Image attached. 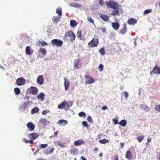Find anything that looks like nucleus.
<instances>
[{
    "label": "nucleus",
    "mask_w": 160,
    "mask_h": 160,
    "mask_svg": "<svg viewBox=\"0 0 160 160\" xmlns=\"http://www.w3.org/2000/svg\"><path fill=\"white\" fill-rule=\"evenodd\" d=\"M85 83L86 84H91L94 82V79L90 77L89 75H86L85 76Z\"/></svg>",
    "instance_id": "obj_7"
},
{
    "label": "nucleus",
    "mask_w": 160,
    "mask_h": 160,
    "mask_svg": "<svg viewBox=\"0 0 160 160\" xmlns=\"http://www.w3.org/2000/svg\"><path fill=\"white\" fill-rule=\"evenodd\" d=\"M105 3L108 8L113 9L111 12V15L119 16L120 13L123 12L121 6L119 5L118 3L113 0H108L106 1Z\"/></svg>",
    "instance_id": "obj_1"
},
{
    "label": "nucleus",
    "mask_w": 160,
    "mask_h": 160,
    "mask_svg": "<svg viewBox=\"0 0 160 160\" xmlns=\"http://www.w3.org/2000/svg\"><path fill=\"white\" fill-rule=\"evenodd\" d=\"M62 9L61 8H58L56 9V12L59 16L62 15Z\"/></svg>",
    "instance_id": "obj_34"
},
{
    "label": "nucleus",
    "mask_w": 160,
    "mask_h": 160,
    "mask_svg": "<svg viewBox=\"0 0 160 160\" xmlns=\"http://www.w3.org/2000/svg\"><path fill=\"white\" fill-rule=\"evenodd\" d=\"M68 123V121L65 120L60 119L57 122V123H60L61 125H67Z\"/></svg>",
    "instance_id": "obj_21"
},
{
    "label": "nucleus",
    "mask_w": 160,
    "mask_h": 160,
    "mask_svg": "<svg viewBox=\"0 0 160 160\" xmlns=\"http://www.w3.org/2000/svg\"><path fill=\"white\" fill-rule=\"evenodd\" d=\"M112 26L114 30H116L119 29L120 25L117 22H113L112 23Z\"/></svg>",
    "instance_id": "obj_17"
},
{
    "label": "nucleus",
    "mask_w": 160,
    "mask_h": 160,
    "mask_svg": "<svg viewBox=\"0 0 160 160\" xmlns=\"http://www.w3.org/2000/svg\"><path fill=\"white\" fill-rule=\"evenodd\" d=\"M38 91V89L37 88L35 87L31 86L29 89V92L31 94L36 95L37 94Z\"/></svg>",
    "instance_id": "obj_8"
},
{
    "label": "nucleus",
    "mask_w": 160,
    "mask_h": 160,
    "mask_svg": "<svg viewBox=\"0 0 160 160\" xmlns=\"http://www.w3.org/2000/svg\"><path fill=\"white\" fill-rule=\"evenodd\" d=\"M132 153L130 150H128L127 151L126 155V158L130 160L132 158Z\"/></svg>",
    "instance_id": "obj_18"
},
{
    "label": "nucleus",
    "mask_w": 160,
    "mask_h": 160,
    "mask_svg": "<svg viewBox=\"0 0 160 160\" xmlns=\"http://www.w3.org/2000/svg\"><path fill=\"white\" fill-rule=\"evenodd\" d=\"M73 104V102L72 101H68L67 102L65 100H64L58 105V107L59 109H63L67 110Z\"/></svg>",
    "instance_id": "obj_3"
},
{
    "label": "nucleus",
    "mask_w": 160,
    "mask_h": 160,
    "mask_svg": "<svg viewBox=\"0 0 160 160\" xmlns=\"http://www.w3.org/2000/svg\"><path fill=\"white\" fill-rule=\"evenodd\" d=\"M39 122L44 124H48L49 123V122L45 118H41L39 121Z\"/></svg>",
    "instance_id": "obj_27"
},
{
    "label": "nucleus",
    "mask_w": 160,
    "mask_h": 160,
    "mask_svg": "<svg viewBox=\"0 0 160 160\" xmlns=\"http://www.w3.org/2000/svg\"><path fill=\"white\" fill-rule=\"evenodd\" d=\"M54 150V148L53 147L52 148L49 150L48 148L46 149H45L44 153L46 155L50 154L52 153Z\"/></svg>",
    "instance_id": "obj_16"
},
{
    "label": "nucleus",
    "mask_w": 160,
    "mask_h": 160,
    "mask_svg": "<svg viewBox=\"0 0 160 160\" xmlns=\"http://www.w3.org/2000/svg\"><path fill=\"white\" fill-rule=\"evenodd\" d=\"M16 83L18 86L23 85L25 83V80L24 78H19L17 79Z\"/></svg>",
    "instance_id": "obj_11"
},
{
    "label": "nucleus",
    "mask_w": 160,
    "mask_h": 160,
    "mask_svg": "<svg viewBox=\"0 0 160 160\" xmlns=\"http://www.w3.org/2000/svg\"><path fill=\"white\" fill-rule=\"evenodd\" d=\"M99 52L102 55H103L105 54V51L104 48H101L99 49Z\"/></svg>",
    "instance_id": "obj_40"
},
{
    "label": "nucleus",
    "mask_w": 160,
    "mask_h": 160,
    "mask_svg": "<svg viewBox=\"0 0 160 160\" xmlns=\"http://www.w3.org/2000/svg\"><path fill=\"white\" fill-rule=\"evenodd\" d=\"M145 106H144L143 104H142L140 106V107L141 108H143L144 109V108H145Z\"/></svg>",
    "instance_id": "obj_61"
},
{
    "label": "nucleus",
    "mask_w": 160,
    "mask_h": 160,
    "mask_svg": "<svg viewBox=\"0 0 160 160\" xmlns=\"http://www.w3.org/2000/svg\"><path fill=\"white\" fill-rule=\"evenodd\" d=\"M58 131H57L54 133V137L56 136L57 135L58 133Z\"/></svg>",
    "instance_id": "obj_60"
},
{
    "label": "nucleus",
    "mask_w": 160,
    "mask_h": 160,
    "mask_svg": "<svg viewBox=\"0 0 160 160\" xmlns=\"http://www.w3.org/2000/svg\"><path fill=\"white\" fill-rule=\"evenodd\" d=\"M39 109L37 107H35L32 109L31 113L32 114H34L37 113L39 111Z\"/></svg>",
    "instance_id": "obj_33"
},
{
    "label": "nucleus",
    "mask_w": 160,
    "mask_h": 160,
    "mask_svg": "<svg viewBox=\"0 0 160 160\" xmlns=\"http://www.w3.org/2000/svg\"><path fill=\"white\" fill-rule=\"evenodd\" d=\"M49 112L50 111L49 110H44L42 111V114L43 115H45L47 113H49Z\"/></svg>",
    "instance_id": "obj_48"
},
{
    "label": "nucleus",
    "mask_w": 160,
    "mask_h": 160,
    "mask_svg": "<svg viewBox=\"0 0 160 160\" xmlns=\"http://www.w3.org/2000/svg\"><path fill=\"white\" fill-rule=\"evenodd\" d=\"M120 145H121V148H122L124 146V143L121 142L120 143Z\"/></svg>",
    "instance_id": "obj_57"
},
{
    "label": "nucleus",
    "mask_w": 160,
    "mask_h": 160,
    "mask_svg": "<svg viewBox=\"0 0 160 160\" xmlns=\"http://www.w3.org/2000/svg\"><path fill=\"white\" fill-rule=\"evenodd\" d=\"M32 102L31 101H29L22 102L19 107V109L20 110H26L28 107V104Z\"/></svg>",
    "instance_id": "obj_6"
},
{
    "label": "nucleus",
    "mask_w": 160,
    "mask_h": 160,
    "mask_svg": "<svg viewBox=\"0 0 160 160\" xmlns=\"http://www.w3.org/2000/svg\"><path fill=\"white\" fill-rule=\"evenodd\" d=\"M127 122L126 120L123 119L120 121L118 123V124L121 126L125 127L126 125Z\"/></svg>",
    "instance_id": "obj_29"
},
{
    "label": "nucleus",
    "mask_w": 160,
    "mask_h": 160,
    "mask_svg": "<svg viewBox=\"0 0 160 160\" xmlns=\"http://www.w3.org/2000/svg\"><path fill=\"white\" fill-rule=\"evenodd\" d=\"M98 44V38H93L92 39L88 42V45L90 48H93L97 47Z\"/></svg>",
    "instance_id": "obj_4"
},
{
    "label": "nucleus",
    "mask_w": 160,
    "mask_h": 160,
    "mask_svg": "<svg viewBox=\"0 0 160 160\" xmlns=\"http://www.w3.org/2000/svg\"><path fill=\"white\" fill-rule=\"evenodd\" d=\"M26 126L28 129L31 131H33L35 128V125L31 122H28Z\"/></svg>",
    "instance_id": "obj_13"
},
{
    "label": "nucleus",
    "mask_w": 160,
    "mask_h": 160,
    "mask_svg": "<svg viewBox=\"0 0 160 160\" xmlns=\"http://www.w3.org/2000/svg\"><path fill=\"white\" fill-rule=\"evenodd\" d=\"M127 22L129 25H134L137 22V20L135 18H132L129 19Z\"/></svg>",
    "instance_id": "obj_14"
},
{
    "label": "nucleus",
    "mask_w": 160,
    "mask_h": 160,
    "mask_svg": "<svg viewBox=\"0 0 160 160\" xmlns=\"http://www.w3.org/2000/svg\"><path fill=\"white\" fill-rule=\"evenodd\" d=\"M70 6L73 7L78 8H80L81 7V5L80 4H79V3H73L71 4Z\"/></svg>",
    "instance_id": "obj_31"
},
{
    "label": "nucleus",
    "mask_w": 160,
    "mask_h": 160,
    "mask_svg": "<svg viewBox=\"0 0 160 160\" xmlns=\"http://www.w3.org/2000/svg\"><path fill=\"white\" fill-rule=\"evenodd\" d=\"M37 82L39 85H42L43 84L44 82V79L42 75H39L37 79Z\"/></svg>",
    "instance_id": "obj_12"
},
{
    "label": "nucleus",
    "mask_w": 160,
    "mask_h": 160,
    "mask_svg": "<svg viewBox=\"0 0 160 160\" xmlns=\"http://www.w3.org/2000/svg\"><path fill=\"white\" fill-rule=\"evenodd\" d=\"M108 109V107L107 106H104L102 108V109L103 110H105L107 109Z\"/></svg>",
    "instance_id": "obj_56"
},
{
    "label": "nucleus",
    "mask_w": 160,
    "mask_h": 160,
    "mask_svg": "<svg viewBox=\"0 0 160 160\" xmlns=\"http://www.w3.org/2000/svg\"><path fill=\"white\" fill-rule=\"evenodd\" d=\"M151 74H160V68L157 65H156L154 67L152 71L150 72Z\"/></svg>",
    "instance_id": "obj_9"
},
{
    "label": "nucleus",
    "mask_w": 160,
    "mask_h": 160,
    "mask_svg": "<svg viewBox=\"0 0 160 160\" xmlns=\"http://www.w3.org/2000/svg\"><path fill=\"white\" fill-rule=\"evenodd\" d=\"M38 42L41 44V45L42 46H44L48 45V44L44 41H42V42H41V41H38Z\"/></svg>",
    "instance_id": "obj_44"
},
{
    "label": "nucleus",
    "mask_w": 160,
    "mask_h": 160,
    "mask_svg": "<svg viewBox=\"0 0 160 160\" xmlns=\"http://www.w3.org/2000/svg\"><path fill=\"white\" fill-rule=\"evenodd\" d=\"M29 136L31 137L33 139H35L39 136L38 134L37 133H33L29 135Z\"/></svg>",
    "instance_id": "obj_22"
},
{
    "label": "nucleus",
    "mask_w": 160,
    "mask_h": 160,
    "mask_svg": "<svg viewBox=\"0 0 160 160\" xmlns=\"http://www.w3.org/2000/svg\"><path fill=\"white\" fill-rule=\"evenodd\" d=\"M76 36L74 33L71 31H69L65 33L63 37V39L67 41L72 42L75 40Z\"/></svg>",
    "instance_id": "obj_2"
},
{
    "label": "nucleus",
    "mask_w": 160,
    "mask_h": 160,
    "mask_svg": "<svg viewBox=\"0 0 160 160\" xmlns=\"http://www.w3.org/2000/svg\"><path fill=\"white\" fill-rule=\"evenodd\" d=\"M127 31V27L125 24H124V26L120 30V33L122 34L125 33Z\"/></svg>",
    "instance_id": "obj_24"
},
{
    "label": "nucleus",
    "mask_w": 160,
    "mask_h": 160,
    "mask_svg": "<svg viewBox=\"0 0 160 160\" xmlns=\"http://www.w3.org/2000/svg\"><path fill=\"white\" fill-rule=\"evenodd\" d=\"M114 160H119L118 157V156H117L115 157Z\"/></svg>",
    "instance_id": "obj_64"
},
{
    "label": "nucleus",
    "mask_w": 160,
    "mask_h": 160,
    "mask_svg": "<svg viewBox=\"0 0 160 160\" xmlns=\"http://www.w3.org/2000/svg\"><path fill=\"white\" fill-rule=\"evenodd\" d=\"M152 12V10L151 9H147L145 10L143 12V14L144 15L147 14L149 13Z\"/></svg>",
    "instance_id": "obj_42"
},
{
    "label": "nucleus",
    "mask_w": 160,
    "mask_h": 160,
    "mask_svg": "<svg viewBox=\"0 0 160 160\" xmlns=\"http://www.w3.org/2000/svg\"><path fill=\"white\" fill-rule=\"evenodd\" d=\"M40 52L44 55H45L46 54V51L45 49L41 48L39 49Z\"/></svg>",
    "instance_id": "obj_38"
},
{
    "label": "nucleus",
    "mask_w": 160,
    "mask_h": 160,
    "mask_svg": "<svg viewBox=\"0 0 160 160\" xmlns=\"http://www.w3.org/2000/svg\"><path fill=\"white\" fill-rule=\"evenodd\" d=\"M77 24L78 23L75 20H72L70 21V25L72 27H75L76 26Z\"/></svg>",
    "instance_id": "obj_26"
},
{
    "label": "nucleus",
    "mask_w": 160,
    "mask_h": 160,
    "mask_svg": "<svg viewBox=\"0 0 160 160\" xmlns=\"http://www.w3.org/2000/svg\"><path fill=\"white\" fill-rule=\"evenodd\" d=\"M104 69L103 65L102 64H100L98 67V70L99 71H102Z\"/></svg>",
    "instance_id": "obj_41"
},
{
    "label": "nucleus",
    "mask_w": 160,
    "mask_h": 160,
    "mask_svg": "<svg viewBox=\"0 0 160 160\" xmlns=\"http://www.w3.org/2000/svg\"><path fill=\"white\" fill-rule=\"evenodd\" d=\"M52 46H53L61 47L63 44V42L58 39H54L51 41Z\"/></svg>",
    "instance_id": "obj_5"
},
{
    "label": "nucleus",
    "mask_w": 160,
    "mask_h": 160,
    "mask_svg": "<svg viewBox=\"0 0 160 160\" xmlns=\"http://www.w3.org/2000/svg\"><path fill=\"white\" fill-rule=\"evenodd\" d=\"M123 93L126 98H127L128 97V92L126 91H124L123 92Z\"/></svg>",
    "instance_id": "obj_52"
},
{
    "label": "nucleus",
    "mask_w": 160,
    "mask_h": 160,
    "mask_svg": "<svg viewBox=\"0 0 160 160\" xmlns=\"http://www.w3.org/2000/svg\"><path fill=\"white\" fill-rule=\"evenodd\" d=\"M52 20L55 22L57 23L59 21V18L57 16H53Z\"/></svg>",
    "instance_id": "obj_35"
},
{
    "label": "nucleus",
    "mask_w": 160,
    "mask_h": 160,
    "mask_svg": "<svg viewBox=\"0 0 160 160\" xmlns=\"http://www.w3.org/2000/svg\"><path fill=\"white\" fill-rule=\"evenodd\" d=\"M145 106H144L143 104H142L140 106V107L141 108H143L144 109V108H145Z\"/></svg>",
    "instance_id": "obj_62"
},
{
    "label": "nucleus",
    "mask_w": 160,
    "mask_h": 160,
    "mask_svg": "<svg viewBox=\"0 0 160 160\" xmlns=\"http://www.w3.org/2000/svg\"><path fill=\"white\" fill-rule=\"evenodd\" d=\"M24 99L26 100H28L29 99V97L28 96H26L24 97Z\"/></svg>",
    "instance_id": "obj_59"
},
{
    "label": "nucleus",
    "mask_w": 160,
    "mask_h": 160,
    "mask_svg": "<svg viewBox=\"0 0 160 160\" xmlns=\"http://www.w3.org/2000/svg\"><path fill=\"white\" fill-rule=\"evenodd\" d=\"M14 91L15 94L16 95H18L20 92V89L18 88H16L14 89Z\"/></svg>",
    "instance_id": "obj_32"
},
{
    "label": "nucleus",
    "mask_w": 160,
    "mask_h": 160,
    "mask_svg": "<svg viewBox=\"0 0 160 160\" xmlns=\"http://www.w3.org/2000/svg\"><path fill=\"white\" fill-rule=\"evenodd\" d=\"M23 141L25 143H29L31 144H32L34 143L33 140H27L26 139H25V138H24L23 139Z\"/></svg>",
    "instance_id": "obj_37"
},
{
    "label": "nucleus",
    "mask_w": 160,
    "mask_h": 160,
    "mask_svg": "<svg viewBox=\"0 0 160 160\" xmlns=\"http://www.w3.org/2000/svg\"><path fill=\"white\" fill-rule=\"evenodd\" d=\"M82 124L84 126L86 127H88L87 123L86 121H83L82 122Z\"/></svg>",
    "instance_id": "obj_53"
},
{
    "label": "nucleus",
    "mask_w": 160,
    "mask_h": 160,
    "mask_svg": "<svg viewBox=\"0 0 160 160\" xmlns=\"http://www.w3.org/2000/svg\"><path fill=\"white\" fill-rule=\"evenodd\" d=\"M25 52L27 55H30L33 53V51L31 50L29 47L28 46L26 47Z\"/></svg>",
    "instance_id": "obj_20"
},
{
    "label": "nucleus",
    "mask_w": 160,
    "mask_h": 160,
    "mask_svg": "<svg viewBox=\"0 0 160 160\" xmlns=\"http://www.w3.org/2000/svg\"><path fill=\"white\" fill-rule=\"evenodd\" d=\"M83 143H84V142L82 140H79L75 141L74 144L75 146H78L81 145Z\"/></svg>",
    "instance_id": "obj_28"
},
{
    "label": "nucleus",
    "mask_w": 160,
    "mask_h": 160,
    "mask_svg": "<svg viewBox=\"0 0 160 160\" xmlns=\"http://www.w3.org/2000/svg\"><path fill=\"white\" fill-rule=\"evenodd\" d=\"M144 136L143 135H141L138 137V140L139 142H141V141L143 140Z\"/></svg>",
    "instance_id": "obj_43"
},
{
    "label": "nucleus",
    "mask_w": 160,
    "mask_h": 160,
    "mask_svg": "<svg viewBox=\"0 0 160 160\" xmlns=\"http://www.w3.org/2000/svg\"><path fill=\"white\" fill-rule=\"evenodd\" d=\"M99 4L101 6H102L105 4V2H104L103 1V0L99 1Z\"/></svg>",
    "instance_id": "obj_54"
},
{
    "label": "nucleus",
    "mask_w": 160,
    "mask_h": 160,
    "mask_svg": "<svg viewBox=\"0 0 160 160\" xmlns=\"http://www.w3.org/2000/svg\"><path fill=\"white\" fill-rule=\"evenodd\" d=\"M151 138H148L147 139V142L146 143V144L147 145L149 143L151 142Z\"/></svg>",
    "instance_id": "obj_55"
},
{
    "label": "nucleus",
    "mask_w": 160,
    "mask_h": 160,
    "mask_svg": "<svg viewBox=\"0 0 160 160\" xmlns=\"http://www.w3.org/2000/svg\"><path fill=\"white\" fill-rule=\"evenodd\" d=\"M71 154L74 155H76L78 153V149L76 148L72 147L70 150Z\"/></svg>",
    "instance_id": "obj_15"
},
{
    "label": "nucleus",
    "mask_w": 160,
    "mask_h": 160,
    "mask_svg": "<svg viewBox=\"0 0 160 160\" xmlns=\"http://www.w3.org/2000/svg\"><path fill=\"white\" fill-rule=\"evenodd\" d=\"M88 20V21L91 23H94V21L92 19L91 16L87 18Z\"/></svg>",
    "instance_id": "obj_46"
},
{
    "label": "nucleus",
    "mask_w": 160,
    "mask_h": 160,
    "mask_svg": "<svg viewBox=\"0 0 160 160\" xmlns=\"http://www.w3.org/2000/svg\"><path fill=\"white\" fill-rule=\"evenodd\" d=\"M155 109L156 111L158 112L160 111V104L156 106Z\"/></svg>",
    "instance_id": "obj_47"
},
{
    "label": "nucleus",
    "mask_w": 160,
    "mask_h": 160,
    "mask_svg": "<svg viewBox=\"0 0 160 160\" xmlns=\"http://www.w3.org/2000/svg\"><path fill=\"white\" fill-rule=\"evenodd\" d=\"M64 86L65 88V90H67L69 88V82L68 80L65 78H64Z\"/></svg>",
    "instance_id": "obj_19"
},
{
    "label": "nucleus",
    "mask_w": 160,
    "mask_h": 160,
    "mask_svg": "<svg viewBox=\"0 0 160 160\" xmlns=\"http://www.w3.org/2000/svg\"><path fill=\"white\" fill-rule=\"evenodd\" d=\"M100 17L104 21H107L109 20V17L107 15L102 14Z\"/></svg>",
    "instance_id": "obj_23"
},
{
    "label": "nucleus",
    "mask_w": 160,
    "mask_h": 160,
    "mask_svg": "<svg viewBox=\"0 0 160 160\" xmlns=\"http://www.w3.org/2000/svg\"><path fill=\"white\" fill-rule=\"evenodd\" d=\"M48 147L47 144H41L39 145V147L42 148H44Z\"/></svg>",
    "instance_id": "obj_45"
},
{
    "label": "nucleus",
    "mask_w": 160,
    "mask_h": 160,
    "mask_svg": "<svg viewBox=\"0 0 160 160\" xmlns=\"http://www.w3.org/2000/svg\"><path fill=\"white\" fill-rule=\"evenodd\" d=\"M113 122L115 124H118V120L117 118H113L112 119Z\"/></svg>",
    "instance_id": "obj_49"
},
{
    "label": "nucleus",
    "mask_w": 160,
    "mask_h": 160,
    "mask_svg": "<svg viewBox=\"0 0 160 160\" xmlns=\"http://www.w3.org/2000/svg\"><path fill=\"white\" fill-rule=\"evenodd\" d=\"M79 115L80 117H82L85 115V113L83 112H81L79 113Z\"/></svg>",
    "instance_id": "obj_51"
},
{
    "label": "nucleus",
    "mask_w": 160,
    "mask_h": 160,
    "mask_svg": "<svg viewBox=\"0 0 160 160\" xmlns=\"http://www.w3.org/2000/svg\"><path fill=\"white\" fill-rule=\"evenodd\" d=\"M74 67L77 69H78L82 66L80 63V60L79 58L75 59L73 62Z\"/></svg>",
    "instance_id": "obj_10"
},
{
    "label": "nucleus",
    "mask_w": 160,
    "mask_h": 160,
    "mask_svg": "<svg viewBox=\"0 0 160 160\" xmlns=\"http://www.w3.org/2000/svg\"><path fill=\"white\" fill-rule=\"evenodd\" d=\"M54 142L55 145L57 146H59L60 147L63 148H64L66 147L65 143H64L63 144H61L60 142L59 141Z\"/></svg>",
    "instance_id": "obj_25"
},
{
    "label": "nucleus",
    "mask_w": 160,
    "mask_h": 160,
    "mask_svg": "<svg viewBox=\"0 0 160 160\" xmlns=\"http://www.w3.org/2000/svg\"><path fill=\"white\" fill-rule=\"evenodd\" d=\"M82 32L81 31H78L77 33V37L79 38H80L81 39L82 38V35H81Z\"/></svg>",
    "instance_id": "obj_39"
},
{
    "label": "nucleus",
    "mask_w": 160,
    "mask_h": 160,
    "mask_svg": "<svg viewBox=\"0 0 160 160\" xmlns=\"http://www.w3.org/2000/svg\"><path fill=\"white\" fill-rule=\"evenodd\" d=\"M44 95L43 93H40L37 96V98L38 99L41 100V101H43L44 99L43 97Z\"/></svg>",
    "instance_id": "obj_30"
},
{
    "label": "nucleus",
    "mask_w": 160,
    "mask_h": 160,
    "mask_svg": "<svg viewBox=\"0 0 160 160\" xmlns=\"http://www.w3.org/2000/svg\"><path fill=\"white\" fill-rule=\"evenodd\" d=\"M98 149L97 148H95L94 149V151L95 152H98Z\"/></svg>",
    "instance_id": "obj_58"
},
{
    "label": "nucleus",
    "mask_w": 160,
    "mask_h": 160,
    "mask_svg": "<svg viewBox=\"0 0 160 160\" xmlns=\"http://www.w3.org/2000/svg\"><path fill=\"white\" fill-rule=\"evenodd\" d=\"M144 109H149V108L148 107V106H145V108H144Z\"/></svg>",
    "instance_id": "obj_63"
},
{
    "label": "nucleus",
    "mask_w": 160,
    "mask_h": 160,
    "mask_svg": "<svg viewBox=\"0 0 160 160\" xmlns=\"http://www.w3.org/2000/svg\"><path fill=\"white\" fill-rule=\"evenodd\" d=\"M99 142L101 143L104 144L107 142H109V141L105 139H103L102 140H100Z\"/></svg>",
    "instance_id": "obj_36"
},
{
    "label": "nucleus",
    "mask_w": 160,
    "mask_h": 160,
    "mask_svg": "<svg viewBox=\"0 0 160 160\" xmlns=\"http://www.w3.org/2000/svg\"><path fill=\"white\" fill-rule=\"evenodd\" d=\"M87 120L88 121H89L91 122H92V118L91 116H89L87 118Z\"/></svg>",
    "instance_id": "obj_50"
}]
</instances>
